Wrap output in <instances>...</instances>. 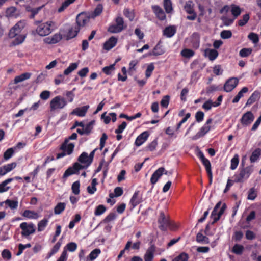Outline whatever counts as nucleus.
I'll return each instance as SVG.
<instances>
[{
  "label": "nucleus",
  "mask_w": 261,
  "mask_h": 261,
  "mask_svg": "<svg viewBox=\"0 0 261 261\" xmlns=\"http://www.w3.org/2000/svg\"><path fill=\"white\" fill-rule=\"evenodd\" d=\"M176 31L175 26L166 27L163 31V35L167 37L170 38L174 35Z\"/></svg>",
  "instance_id": "obj_21"
},
{
  "label": "nucleus",
  "mask_w": 261,
  "mask_h": 261,
  "mask_svg": "<svg viewBox=\"0 0 261 261\" xmlns=\"http://www.w3.org/2000/svg\"><path fill=\"white\" fill-rule=\"evenodd\" d=\"M261 149L260 148L256 149L253 152L250 158V160L251 163L255 162L257 160L260 155Z\"/></svg>",
  "instance_id": "obj_34"
},
{
  "label": "nucleus",
  "mask_w": 261,
  "mask_h": 261,
  "mask_svg": "<svg viewBox=\"0 0 261 261\" xmlns=\"http://www.w3.org/2000/svg\"><path fill=\"white\" fill-rule=\"evenodd\" d=\"M249 18V14H245L243 16L242 19L239 20L238 25L241 27L245 25L248 21Z\"/></svg>",
  "instance_id": "obj_57"
},
{
  "label": "nucleus",
  "mask_w": 261,
  "mask_h": 261,
  "mask_svg": "<svg viewBox=\"0 0 261 261\" xmlns=\"http://www.w3.org/2000/svg\"><path fill=\"white\" fill-rule=\"evenodd\" d=\"M155 246L152 244L146 250L144 255V259L145 261H152L154 257V253L155 251Z\"/></svg>",
  "instance_id": "obj_12"
},
{
  "label": "nucleus",
  "mask_w": 261,
  "mask_h": 261,
  "mask_svg": "<svg viewBox=\"0 0 261 261\" xmlns=\"http://www.w3.org/2000/svg\"><path fill=\"white\" fill-rule=\"evenodd\" d=\"M221 20L223 22V23L224 25L229 26L234 21V19L233 18H229L226 16H223L221 17Z\"/></svg>",
  "instance_id": "obj_49"
},
{
  "label": "nucleus",
  "mask_w": 261,
  "mask_h": 261,
  "mask_svg": "<svg viewBox=\"0 0 261 261\" xmlns=\"http://www.w3.org/2000/svg\"><path fill=\"white\" fill-rule=\"evenodd\" d=\"M210 128L211 127L210 125L205 124L204 126L200 128V130L191 138L192 140H196L204 136L210 130Z\"/></svg>",
  "instance_id": "obj_15"
},
{
  "label": "nucleus",
  "mask_w": 261,
  "mask_h": 261,
  "mask_svg": "<svg viewBox=\"0 0 261 261\" xmlns=\"http://www.w3.org/2000/svg\"><path fill=\"white\" fill-rule=\"evenodd\" d=\"M97 184V181L96 178H93L92 180L91 185L93 186V190H91V187L88 186L87 188L88 192L90 194H93L96 191L97 189L96 187V185Z\"/></svg>",
  "instance_id": "obj_50"
},
{
  "label": "nucleus",
  "mask_w": 261,
  "mask_h": 261,
  "mask_svg": "<svg viewBox=\"0 0 261 261\" xmlns=\"http://www.w3.org/2000/svg\"><path fill=\"white\" fill-rule=\"evenodd\" d=\"M123 14L125 17L129 19L130 21L133 20L135 17L134 13L133 11H130L129 9H124L123 11Z\"/></svg>",
  "instance_id": "obj_52"
},
{
  "label": "nucleus",
  "mask_w": 261,
  "mask_h": 261,
  "mask_svg": "<svg viewBox=\"0 0 261 261\" xmlns=\"http://www.w3.org/2000/svg\"><path fill=\"white\" fill-rule=\"evenodd\" d=\"M202 231V230H201L200 232L197 234L196 241L200 243L208 244L209 243V239L201 233Z\"/></svg>",
  "instance_id": "obj_29"
},
{
  "label": "nucleus",
  "mask_w": 261,
  "mask_h": 261,
  "mask_svg": "<svg viewBox=\"0 0 261 261\" xmlns=\"http://www.w3.org/2000/svg\"><path fill=\"white\" fill-rule=\"evenodd\" d=\"M23 216L30 219H36L38 217V214L30 210L24 211Z\"/></svg>",
  "instance_id": "obj_41"
},
{
  "label": "nucleus",
  "mask_w": 261,
  "mask_h": 261,
  "mask_svg": "<svg viewBox=\"0 0 261 261\" xmlns=\"http://www.w3.org/2000/svg\"><path fill=\"white\" fill-rule=\"evenodd\" d=\"M80 183L79 181H76L73 183L71 187L72 192L75 195H78L80 193Z\"/></svg>",
  "instance_id": "obj_51"
},
{
  "label": "nucleus",
  "mask_w": 261,
  "mask_h": 261,
  "mask_svg": "<svg viewBox=\"0 0 261 261\" xmlns=\"http://www.w3.org/2000/svg\"><path fill=\"white\" fill-rule=\"evenodd\" d=\"M66 203L64 202H59L54 208V213L56 215L61 214L65 210Z\"/></svg>",
  "instance_id": "obj_30"
},
{
  "label": "nucleus",
  "mask_w": 261,
  "mask_h": 261,
  "mask_svg": "<svg viewBox=\"0 0 261 261\" xmlns=\"http://www.w3.org/2000/svg\"><path fill=\"white\" fill-rule=\"evenodd\" d=\"M94 123V121H91L84 126V131L86 135H88L91 133L92 129H93V125Z\"/></svg>",
  "instance_id": "obj_61"
},
{
  "label": "nucleus",
  "mask_w": 261,
  "mask_h": 261,
  "mask_svg": "<svg viewBox=\"0 0 261 261\" xmlns=\"http://www.w3.org/2000/svg\"><path fill=\"white\" fill-rule=\"evenodd\" d=\"M239 162V155L235 154L233 158L231 160V166L230 169L231 170H234L237 168Z\"/></svg>",
  "instance_id": "obj_46"
},
{
  "label": "nucleus",
  "mask_w": 261,
  "mask_h": 261,
  "mask_svg": "<svg viewBox=\"0 0 261 261\" xmlns=\"http://www.w3.org/2000/svg\"><path fill=\"white\" fill-rule=\"evenodd\" d=\"M260 97V93L258 91H254L247 101L246 105H250L258 99Z\"/></svg>",
  "instance_id": "obj_27"
},
{
  "label": "nucleus",
  "mask_w": 261,
  "mask_h": 261,
  "mask_svg": "<svg viewBox=\"0 0 261 261\" xmlns=\"http://www.w3.org/2000/svg\"><path fill=\"white\" fill-rule=\"evenodd\" d=\"M164 7L166 13H171L173 10L171 0H164Z\"/></svg>",
  "instance_id": "obj_42"
},
{
  "label": "nucleus",
  "mask_w": 261,
  "mask_h": 261,
  "mask_svg": "<svg viewBox=\"0 0 261 261\" xmlns=\"http://www.w3.org/2000/svg\"><path fill=\"white\" fill-rule=\"evenodd\" d=\"M253 170V166H249L245 168H239V173L236 174L234 177V182H243L245 180L248 178L251 173Z\"/></svg>",
  "instance_id": "obj_2"
},
{
  "label": "nucleus",
  "mask_w": 261,
  "mask_h": 261,
  "mask_svg": "<svg viewBox=\"0 0 261 261\" xmlns=\"http://www.w3.org/2000/svg\"><path fill=\"white\" fill-rule=\"evenodd\" d=\"M106 211V207L103 205H99L95 210L94 214L95 216H99L103 214Z\"/></svg>",
  "instance_id": "obj_48"
},
{
  "label": "nucleus",
  "mask_w": 261,
  "mask_h": 261,
  "mask_svg": "<svg viewBox=\"0 0 261 261\" xmlns=\"http://www.w3.org/2000/svg\"><path fill=\"white\" fill-rule=\"evenodd\" d=\"M239 80L236 77H231L229 79L224 85V90L226 92H231L237 86Z\"/></svg>",
  "instance_id": "obj_8"
},
{
  "label": "nucleus",
  "mask_w": 261,
  "mask_h": 261,
  "mask_svg": "<svg viewBox=\"0 0 261 261\" xmlns=\"http://www.w3.org/2000/svg\"><path fill=\"white\" fill-rule=\"evenodd\" d=\"M48 220L46 219H44L40 221L38 224V231H43L46 226Z\"/></svg>",
  "instance_id": "obj_53"
},
{
  "label": "nucleus",
  "mask_w": 261,
  "mask_h": 261,
  "mask_svg": "<svg viewBox=\"0 0 261 261\" xmlns=\"http://www.w3.org/2000/svg\"><path fill=\"white\" fill-rule=\"evenodd\" d=\"M212 107H214V103L212 100L210 99L205 102L202 105V108L206 111L211 110Z\"/></svg>",
  "instance_id": "obj_60"
},
{
  "label": "nucleus",
  "mask_w": 261,
  "mask_h": 261,
  "mask_svg": "<svg viewBox=\"0 0 261 261\" xmlns=\"http://www.w3.org/2000/svg\"><path fill=\"white\" fill-rule=\"evenodd\" d=\"M73 174H76V172L75 171V168H74V166H73L71 167L68 168L64 172L63 177V178H67V177L69 176L70 175Z\"/></svg>",
  "instance_id": "obj_56"
},
{
  "label": "nucleus",
  "mask_w": 261,
  "mask_h": 261,
  "mask_svg": "<svg viewBox=\"0 0 261 261\" xmlns=\"http://www.w3.org/2000/svg\"><path fill=\"white\" fill-rule=\"evenodd\" d=\"M149 134L147 131H145L139 135L136 139L135 145L137 146H141L146 141L149 137Z\"/></svg>",
  "instance_id": "obj_16"
},
{
  "label": "nucleus",
  "mask_w": 261,
  "mask_h": 261,
  "mask_svg": "<svg viewBox=\"0 0 261 261\" xmlns=\"http://www.w3.org/2000/svg\"><path fill=\"white\" fill-rule=\"evenodd\" d=\"M103 7L101 5L99 4L97 6L94 11L91 14V18H95L99 16L102 12Z\"/></svg>",
  "instance_id": "obj_38"
},
{
  "label": "nucleus",
  "mask_w": 261,
  "mask_h": 261,
  "mask_svg": "<svg viewBox=\"0 0 261 261\" xmlns=\"http://www.w3.org/2000/svg\"><path fill=\"white\" fill-rule=\"evenodd\" d=\"M115 69V64H112L109 66H106L102 69L103 73L107 75H110Z\"/></svg>",
  "instance_id": "obj_59"
},
{
  "label": "nucleus",
  "mask_w": 261,
  "mask_h": 261,
  "mask_svg": "<svg viewBox=\"0 0 261 261\" xmlns=\"http://www.w3.org/2000/svg\"><path fill=\"white\" fill-rule=\"evenodd\" d=\"M232 35V32L230 30H223L220 33V36L223 39H227L231 38Z\"/></svg>",
  "instance_id": "obj_58"
},
{
  "label": "nucleus",
  "mask_w": 261,
  "mask_h": 261,
  "mask_svg": "<svg viewBox=\"0 0 261 261\" xmlns=\"http://www.w3.org/2000/svg\"><path fill=\"white\" fill-rule=\"evenodd\" d=\"M116 218V214L115 213H110L103 220V223H108L114 220Z\"/></svg>",
  "instance_id": "obj_63"
},
{
  "label": "nucleus",
  "mask_w": 261,
  "mask_h": 261,
  "mask_svg": "<svg viewBox=\"0 0 261 261\" xmlns=\"http://www.w3.org/2000/svg\"><path fill=\"white\" fill-rule=\"evenodd\" d=\"M184 10L187 13L192 14L191 15L187 16L186 17L187 19L190 20H194L196 19L197 14L194 12V4L192 1H188L186 2L184 6Z\"/></svg>",
  "instance_id": "obj_6"
},
{
  "label": "nucleus",
  "mask_w": 261,
  "mask_h": 261,
  "mask_svg": "<svg viewBox=\"0 0 261 261\" xmlns=\"http://www.w3.org/2000/svg\"><path fill=\"white\" fill-rule=\"evenodd\" d=\"M78 67L77 63H72L69 66L64 70V75H68L71 73L73 71L75 70Z\"/></svg>",
  "instance_id": "obj_36"
},
{
  "label": "nucleus",
  "mask_w": 261,
  "mask_h": 261,
  "mask_svg": "<svg viewBox=\"0 0 261 261\" xmlns=\"http://www.w3.org/2000/svg\"><path fill=\"white\" fill-rule=\"evenodd\" d=\"M138 195L139 191H136L131 198L130 203H131L133 207H135L137 204H138L140 203V200L138 198Z\"/></svg>",
  "instance_id": "obj_40"
},
{
  "label": "nucleus",
  "mask_w": 261,
  "mask_h": 261,
  "mask_svg": "<svg viewBox=\"0 0 261 261\" xmlns=\"http://www.w3.org/2000/svg\"><path fill=\"white\" fill-rule=\"evenodd\" d=\"M88 155L85 152H83L78 158V161L82 164H85L86 167H88L90 165L88 164Z\"/></svg>",
  "instance_id": "obj_32"
},
{
  "label": "nucleus",
  "mask_w": 261,
  "mask_h": 261,
  "mask_svg": "<svg viewBox=\"0 0 261 261\" xmlns=\"http://www.w3.org/2000/svg\"><path fill=\"white\" fill-rule=\"evenodd\" d=\"M89 108V106L88 105L85 106L81 108H77L75 109L71 114L72 115H76L80 117H83L85 115Z\"/></svg>",
  "instance_id": "obj_18"
},
{
  "label": "nucleus",
  "mask_w": 261,
  "mask_h": 261,
  "mask_svg": "<svg viewBox=\"0 0 261 261\" xmlns=\"http://www.w3.org/2000/svg\"><path fill=\"white\" fill-rule=\"evenodd\" d=\"M76 24L75 27H79V30L81 27L85 25V24L88 21V19L86 17V15L84 13H81L77 15L76 18Z\"/></svg>",
  "instance_id": "obj_14"
},
{
  "label": "nucleus",
  "mask_w": 261,
  "mask_h": 261,
  "mask_svg": "<svg viewBox=\"0 0 261 261\" xmlns=\"http://www.w3.org/2000/svg\"><path fill=\"white\" fill-rule=\"evenodd\" d=\"M161 41L155 46L151 52L148 53V56H159L163 55L165 51L162 48V46L160 45Z\"/></svg>",
  "instance_id": "obj_20"
},
{
  "label": "nucleus",
  "mask_w": 261,
  "mask_h": 261,
  "mask_svg": "<svg viewBox=\"0 0 261 261\" xmlns=\"http://www.w3.org/2000/svg\"><path fill=\"white\" fill-rule=\"evenodd\" d=\"M252 52V49L251 48H244L239 52V55L241 57H248L249 55L251 54Z\"/></svg>",
  "instance_id": "obj_55"
},
{
  "label": "nucleus",
  "mask_w": 261,
  "mask_h": 261,
  "mask_svg": "<svg viewBox=\"0 0 261 261\" xmlns=\"http://www.w3.org/2000/svg\"><path fill=\"white\" fill-rule=\"evenodd\" d=\"M79 27H74L70 28L67 33L66 39L69 40L75 37L79 32Z\"/></svg>",
  "instance_id": "obj_24"
},
{
  "label": "nucleus",
  "mask_w": 261,
  "mask_h": 261,
  "mask_svg": "<svg viewBox=\"0 0 261 261\" xmlns=\"http://www.w3.org/2000/svg\"><path fill=\"white\" fill-rule=\"evenodd\" d=\"M43 6L41 7H38L37 8H32L30 6H27L26 7V11L27 12H29L31 13V15L30 16V18H33L38 13V12L41 10V9L42 8Z\"/></svg>",
  "instance_id": "obj_28"
},
{
  "label": "nucleus",
  "mask_w": 261,
  "mask_h": 261,
  "mask_svg": "<svg viewBox=\"0 0 261 261\" xmlns=\"http://www.w3.org/2000/svg\"><path fill=\"white\" fill-rule=\"evenodd\" d=\"M5 203L7 204L11 209H16L18 207V201L7 199L5 201Z\"/></svg>",
  "instance_id": "obj_47"
},
{
  "label": "nucleus",
  "mask_w": 261,
  "mask_h": 261,
  "mask_svg": "<svg viewBox=\"0 0 261 261\" xmlns=\"http://www.w3.org/2000/svg\"><path fill=\"white\" fill-rule=\"evenodd\" d=\"M13 179L12 178H8L1 184H0V193H3L8 191L10 189L9 187H6L7 185L13 181Z\"/></svg>",
  "instance_id": "obj_31"
},
{
  "label": "nucleus",
  "mask_w": 261,
  "mask_h": 261,
  "mask_svg": "<svg viewBox=\"0 0 261 261\" xmlns=\"http://www.w3.org/2000/svg\"><path fill=\"white\" fill-rule=\"evenodd\" d=\"M25 37L26 36L25 34L18 35L13 40V44L14 45H17L22 43L25 40Z\"/></svg>",
  "instance_id": "obj_39"
},
{
  "label": "nucleus",
  "mask_w": 261,
  "mask_h": 261,
  "mask_svg": "<svg viewBox=\"0 0 261 261\" xmlns=\"http://www.w3.org/2000/svg\"><path fill=\"white\" fill-rule=\"evenodd\" d=\"M180 54L183 57L189 59L194 55L195 53L192 49L185 48L181 50Z\"/></svg>",
  "instance_id": "obj_33"
},
{
  "label": "nucleus",
  "mask_w": 261,
  "mask_h": 261,
  "mask_svg": "<svg viewBox=\"0 0 261 261\" xmlns=\"http://www.w3.org/2000/svg\"><path fill=\"white\" fill-rule=\"evenodd\" d=\"M14 152L13 148H10L8 149L4 153V159L5 160H8L10 159Z\"/></svg>",
  "instance_id": "obj_54"
},
{
  "label": "nucleus",
  "mask_w": 261,
  "mask_h": 261,
  "mask_svg": "<svg viewBox=\"0 0 261 261\" xmlns=\"http://www.w3.org/2000/svg\"><path fill=\"white\" fill-rule=\"evenodd\" d=\"M226 208V205L225 203H224L221 207L220 208V211L219 212H218V214L216 217H214V220L212 222V224H214L217 221H218L220 218H221V216L224 213V211H225Z\"/></svg>",
  "instance_id": "obj_37"
},
{
  "label": "nucleus",
  "mask_w": 261,
  "mask_h": 261,
  "mask_svg": "<svg viewBox=\"0 0 261 261\" xmlns=\"http://www.w3.org/2000/svg\"><path fill=\"white\" fill-rule=\"evenodd\" d=\"M117 42V39L114 37H111L103 44V48L107 50H110L113 48Z\"/></svg>",
  "instance_id": "obj_17"
},
{
  "label": "nucleus",
  "mask_w": 261,
  "mask_h": 261,
  "mask_svg": "<svg viewBox=\"0 0 261 261\" xmlns=\"http://www.w3.org/2000/svg\"><path fill=\"white\" fill-rule=\"evenodd\" d=\"M55 23L53 21H47L40 24L36 29V32L41 36L49 35L54 29Z\"/></svg>",
  "instance_id": "obj_3"
},
{
  "label": "nucleus",
  "mask_w": 261,
  "mask_h": 261,
  "mask_svg": "<svg viewBox=\"0 0 261 261\" xmlns=\"http://www.w3.org/2000/svg\"><path fill=\"white\" fill-rule=\"evenodd\" d=\"M188 254L185 252H182L179 255L175 257L172 261H188Z\"/></svg>",
  "instance_id": "obj_44"
},
{
  "label": "nucleus",
  "mask_w": 261,
  "mask_h": 261,
  "mask_svg": "<svg viewBox=\"0 0 261 261\" xmlns=\"http://www.w3.org/2000/svg\"><path fill=\"white\" fill-rule=\"evenodd\" d=\"M170 96L169 95L164 96L161 101V105L164 108H167L169 103Z\"/></svg>",
  "instance_id": "obj_62"
},
{
  "label": "nucleus",
  "mask_w": 261,
  "mask_h": 261,
  "mask_svg": "<svg viewBox=\"0 0 261 261\" xmlns=\"http://www.w3.org/2000/svg\"><path fill=\"white\" fill-rule=\"evenodd\" d=\"M62 39V35L59 33L54 34L51 37H48L46 39V42L49 44H55L59 42Z\"/></svg>",
  "instance_id": "obj_22"
},
{
  "label": "nucleus",
  "mask_w": 261,
  "mask_h": 261,
  "mask_svg": "<svg viewBox=\"0 0 261 261\" xmlns=\"http://www.w3.org/2000/svg\"><path fill=\"white\" fill-rule=\"evenodd\" d=\"M20 228L22 230L21 234L24 237H27L33 234L36 230L35 225L32 223H27V222H22L20 225Z\"/></svg>",
  "instance_id": "obj_5"
},
{
  "label": "nucleus",
  "mask_w": 261,
  "mask_h": 261,
  "mask_svg": "<svg viewBox=\"0 0 261 261\" xmlns=\"http://www.w3.org/2000/svg\"><path fill=\"white\" fill-rule=\"evenodd\" d=\"M243 250L244 247L242 245L239 244H235L232 248V252L237 255L242 254Z\"/></svg>",
  "instance_id": "obj_45"
},
{
  "label": "nucleus",
  "mask_w": 261,
  "mask_h": 261,
  "mask_svg": "<svg viewBox=\"0 0 261 261\" xmlns=\"http://www.w3.org/2000/svg\"><path fill=\"white\" fill-rule=\"evenodd\" d=\"M101 253V250L99 248H96L92 250L89 256L87 257L86 261H93Z\"/></svg>",
  "instance_id": "obj_26"
},
{
  "label": "nucleus",
  "mask_w": 261,
  "mask_h": 261,
  "mask_svg": "<svg viewBox=\"0 0 261 261\" xmlns=\"http://www.w3.org/2000/svg\"><path fill=\"white\" fill-rule=\"evenodd\" d=\"M204 55L205 57L208 58L210 60L213 61L218 57V52L215 49L207 48L205 49Z\"/></svg>",
  "instance_id": "obj_19"
},
{
  "label": "nucleus",
  "mask_w": 261,
  "mask_h": 261,
  "mask_svg": "<svg viewBox=\"0 0 261 261\" xmlns=\"http://www.w3.org/2000/svg\"><path fill=\"white\" fill-rule=\"evenodd\" d=\"M77 135L75 133H73L68 138H66L60 146V149L62 151L61 153L57 154V159L64 157L66 154H71L73 151L74 144L72 143L68 144L70 140H75L77 138Z\"/></svg>",
  "instance_id": "obj_1"
},
{
  "label": "nucleus",
  "mask_w": 261,
  "mask_h": 261,
  "mask_svg": "<svg viewBox=\"0 0 261 261\" xmlns=\"http://www.w3.org/2000/svg\"><path fill=\"white\" fill-rule=\"evenodd\" d=\"M165 171V168L164 167H160L156 170L152 175L150 178V182L152 185H154L163 174Z\"/></svg>",
  "instance_id": "obj_13"
},
{
  "label": "nucleus",
  "mask_w": 261,
  "mask_h": 261,
  "mask_svg": "<svg viewBox=\"0 0 261 261\" xmlns=\"http://www.w3.org/2000/svg\"><path fill=\"white\" fill-rule=\"evenodd\" d=\"M169 219L165 216L164 212H161L158 220L159 229L162 231H166L169 225Z\"/></svg>",
  "instance_id": "obj_7"
},
{
  "label": "nucleus",
  "mask_w": 261,
  "mask_h": 261,
  "mask_svg": "<svg viewBox=\"0 0 261 261\" xmlns=\"http://www.w3.org/2000/svg\"><path fill=\"white\" fill-rule=\"evenodd\" d=\"M67 105V101L64 98L61 96L54 97L50 102L51 111L57 109H62Z\"/></svg>",
  "instance_id": "obj_4"
},
{
  "label": "nucleus",
  "mask_w": 261,
  "mask_h": 261,
  "mask_svg": "<svg viewBox=\"0 0 261 261\" xmlns=\"http://www.w3.org/2000/svg\"><path fill=\"white\" fill-rule=\"evenodd\" d=\"M254 116L251 112L248 111L242 117L241 122L243 125H247L250 124L254 120Z\"/></svg>",
  "instance_id": "obj_11"
},
{
  "label": "nucleus",
  "mask_w": 261,
  "mask_h": 261,
  "mask_svg": "<svg viewBox=\"0 0 261 261\" xmlns=\"http://www.w3.org/2000/svg\"><path fill=\"white\" fill-rule=\"evenodd\" d=\"M151 8L156 17L159 19L163 21L166 19V16L165 13L160 7L158 5H153Z\"/></svg>",
  "instance_id": "obj_10"
},
{
  "label": "nucleus",
  "mask_w": 261,
  "mask_h": 261,
  "mask_svg": "<svg viewBox=\"0 0 261 261\" xmlns=\"http://www.w3.org/2000/svg\"><path fill=\"white\" fill-rule=\"evenodd\" d=\"M31 73L26 72L20 74V75L16 76L14 79V83L17 84L19 82H23L26 80L30 78Z\"/></svg>",
  "instance_id": "obj_23"
},
{
  "label": "nucleus",
  "mask_w": 261,
  "mask_h": 261,
  "mask_svg": "<svg viewBox=\"0 0 261 261\" xmlns=\"http://www.w3.org/2000/svg\"><path fill=\"white\" fill-rule=\"evenodd\" d=\"M248 38L251 40L253 43H257L259 41L258 35L254 33H250L248 35Z\"/></svg>",
  "instance_id": "obj_64"
},
{
  "label": "nucleus",
  "mask_w": 261,
  "mask_h": 261,
  "mask_svg": "<svg viewBox=\"0 0 261 261\" xmlns=\"http://www.w3.org/2000/svg\"><path fill=\"white\" fill-rule=\"evenodd\" d=\"M75 0H65L62 4L61 6L58 9V11L59 13L63 12L71 4L73 3Z\"/></svg>",
  "instance_id": "obj_43"
},
{
  "label": "nucleus",
  "mask_w": 261,
  "mask_h": 261,
  "mask_svg": "<svg viewBox=\"0 0 261 261\" xmlns=\"http://www.w3.org/2000/svg\"><path fill=\"white\" fill-rule=\"evenodd\" d=\"M257 197V191L254 187L250 188L248 192L247 199L254 200Z\"/></svg>",
  "instance_id": "obj_35"
},
{
  "label": "nucleus",
  "mask_w": 261,
  "mask_h": 261,
  "mask_svg": "<svg viewBox=\"0 0 261 261\" xmlns=\"http://www.w3.org/2000/svg\"><path fill=\"white\" fill-rule=\"evenodd\" d=\"M24 24L22 22H18L11 29L9 33V36L10 38H14L17 36L21 31L24 28Z\"/></svg>",
  "instance_id": "obj_9"
},
{
  "label": "nucleus",
  "mask_w": 261,
  "mask_h": 261,
  "mask_svg": "<svg viewBox=\"0 0 261 261\" xmlns=\"http://www.w3.org/2000/svg\"><path fill=\"white\" fill-rule=\"evenodd\" d=\"M230 11L233 16L234 19L237 18L241 13V10L239 6L234 4L230 5Z\"/></svg>",
  "instance_id": "obj_25"
}]
</instances>
